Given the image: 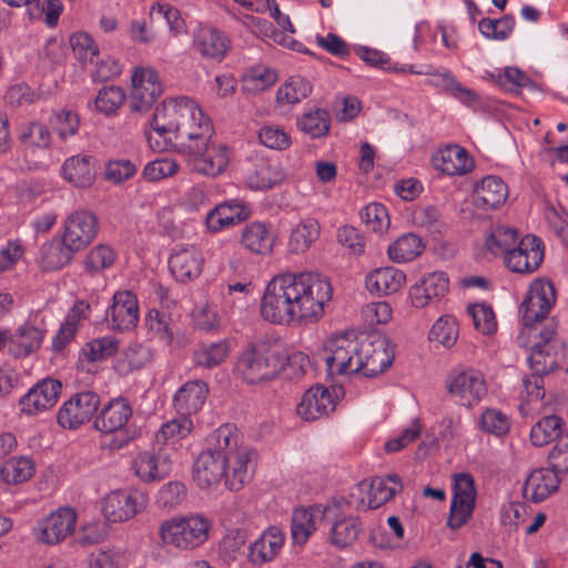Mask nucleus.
Segmentation results:
<instances>
[{
    "label": "nucleus",
    "instance_id": "nucleus-1",
    "mask_svg": "<svg viewBox=\"0 0 568 568\" xmlns=\"http://www.w3.org/2000/svg\"><path fill=\"white\" fill-rule=\"evenodd\" d=\"M149 145L158 152L179 146L190 169L207 178L221 175L230 164L226 144L214 141L211 119L187 97L164 100L150 122Z\"/></svg>",
    "mask_w": 568,
    "mask_h": 568
},
{
    "label": "nucleus",
    "instance_id": "nucleus-2",
    "mask_svg": "<svg viewBox=\"0 0 568 568\" xmlns=\"http://www.w3.org/2000/svg\"><path fill=\"white\" fill-rule=\"evenodd\" d=\"M329 281L314 272H285L266 285L261 301V316L273 324L314 322L332 300Z\"/></svg>",
    "mask_w": 568,
    "mask_h": 568
},
{
    "label": "nucleus",
    "instance_id": "nucleus-3",
    "mask_svg": "<svg viewBox=\"0 0 568 568\" xmlns=\"http://www.w3.org/2000/svg\"><path fill=\"white\" fill-rule=\"evenodd\" d=\"M209 445L193 466V479L200 488H214L224 480L230 490H240L251 480L255 452L240 444L235 425L220 426L211 434Z\"/></svg>",
    "mask_w": 568,
    "mask_h": 568
},
{
    "label": "nucleus",
    "instance_id": "nucleus-4",
    "mask_svg": "<svg viewBox=\"0 0 568 568\" xmlns=\"http://www.w3.org/2000/svg\"><path fill=\"white\" fill-rule=\"evenodd\" d=\"M283 364L284 357L277 346L258 341L242 348L234 373L247 384H257L274 378Z\"/></svg>",
    "mask_w": 568,
    "mask_h": 568
},
{
    "label": "nucleus",
    "instance_id": "nucleus-5",
    "mask_svg": "<svg viewBox=\"0 0 568 568\" xmlns=\"http://www.w3.org/2000/svg\"><path fill=\"white\" fill-rule=\"evenodd\" d=\"M554 335L552 328L540 331L539 341L530 349L528 363L532 374L523 381L528 402H537L545 397L544 375L554 372L559 365L561 352Z\"/></svg>",
    "mask_w": 568,
    "mask_h": 568
},
{
    "label": "nucleus",
    "instance_id": "nucleus-6",
    "mask_svg": "<svg viewBox=\"0 0 568 568\" xmlns=\"http://www.w3.org/2000/svg\"><path fill=\"white\" fill-rule=\"evenodd\" d=\"M212 528L211 520L202 514L176 516L163 521L159 528L161 540L180 549H193L204 544Z\"/></svg>",
    "mask_w": 568,
    "mask_h": 568
},
{
    "label": "nucleus",
    "instance_id": "nucleus-7",
    "mask_svg": "<svg viewBox=\"0 0 568 568\" xmlns=\"http://www.w3.org/2000/svg\"><path fill=\"white\" fill-rule=\"evenodd\" d=\"M477 489L475 478L469 473H457L453 476V496L449 507L447 526L459 529L471 518L476 507Z\"/></svg>",
    "mask_w": 568,
    "mask_h": 568
},
{
    "label": "nucleus",
    "instance_id": "nucleus-8",
    "mask_svg": "<svg viewBox=\"0 0 568 568\" xmlns=\"http://www.w3.org/2000/svg\"><path fill=\"white\" fill-rule=\"evenodd\" d=\"M326 371L328 375H357L359 341L347 335L332 337L326 344Z\"/></svg>",
    "mask_w": 568,
    "mask_h": 568
},
{
    "label": "nucleus",
    "instance_id": "nucleus-9",
    "mask_svg": "<svg viewBox=\"0 0 568 568\" xmlns=\"http://www.w3.org/2000/svg\"><path fill=\"white\" fill-rule=\"evenodd\" d=\"M99 406L100 396L95 392H77L62 403L57 422L64 429H78L92 419Z\"/></svg>",
    "mask_w": 568,
    "mask_h": 568
},
{
    "label": "nucleus",
    "instance_id": "nucleus-10",
    "mask_svg": "<svg viewBox=\"0 0 568 568\" xmlns=\"http://www.w3.org/2000/svg\"><path fill=\"white\" fill-rule=\"evenodd\" d=\"M556 302L555 286L547 280H535L523 301L519 313L526 327L544 320Z\"/></svg>",
    "mask_w": 568,
    "mask_h": 568
},
{
    "label": "nucleus",
    "instance_id": "nucleus-11",
    "mask_svg": "<svg viewBox=\"0 0 568 568\" xmlns=\"http://www.w3.org/2000/svg\"><path fill=\"white\" fill-rule=\"evenodd\" d=\"M44 334L45 323L42 313L30 314L14 332L10 331L9 355L14 358H24L36 353L42 345Z\"/></svg>",
    "mask_w": 568,
    "mask_h": 568
},
{
    "label": "nucleus",
    "instance_id": "nucleus-12",
    "mask_svg": "<svg viewBox=\"0 0 568 568\" xmlns=\"http://www.w3.org/2000/svg\"><path fill=\"white\" fill-rule=\"evenodd\" d=\"M447 390L460 405L471 407L486 395L487 386L480 371L467 368L455 372L449 376Z\"/></svg>",
    "mask_w": 568,
    "mask_h": 568
},
{
    "label": "nucleus",
    "instance_id": "nucleus-13",
    "mask_svg": "<svg viewBox=\"0 0 568 568\" xmlns=\"http://www.w3.org/2000/svg\"><path fill=\"white\" fill-rule=\"evenodd\" d=\"M544 260L541 240L532 234H527L515 244L506 254L504 262L506 267L519 274H530L538 270Z\"/></svg>",
    "mask_w": 568,
    "mask_h": 568
},
{
    "label": "nucleus",
    "instance_id": "nucleus-14",
    "mask_svg": "<svg viewBox=\"0 0 568 568\" xmlns=\"http://www.w3.org/2000/svg\"><path fill=\"white\" fill-rule=\"evenodd\" d=\"M146 504L148 497L140 490H115L104 498L102 510L109 521L122 523L142 511Z\"/></svg>",
    "mask_w": 568,
    "mask_h": 568
},
{
    "label": "nucleus",
    "instance_id": "nucleus-15",
    "mask_svg": "<svg viewBox=\"0 0 568 568\" xmlns=\"http://www.w3.org/2000/svg\"><path fill=\"white\" fill-rule=\"evenodd\" d=\"M358 356L361 367L357 375L374 377L392 365L395 353L386 338L363 339L359 341Z\"/></svg>",
    "mask_w": 568,
    "mask_h": 568
},
{
    "label": "nucleus",
    "instance_id": "nucleus-16",
    "mask_svg": "<svg viewBox=\"0 0 568 568\" xmlns=\"http://www.w3.org/2000/svg\"><path fill=\"white\" fill-rule=\"evenodd\" d=\"M77 514L72 508H60L43 519L33 528L38 541L55 545L70 536L75 528Z\"/></svg>",
    "mask_w": 568,
    "mask_h": 568
},
{
    "label": "nucleus",
    "instance_id": "nucleus-17",
    "mask_svg": "<svg viewBox=\"0 0 568 568\" xmlns=\"http://www.w3.org/2000/svg\"><path fill=\"white\" fill-rule=\"evenodd\" d=\"M173 449V447H162L139 453L132 460V469L144 483L162 480L172 470L171 452Z\"/></svg>",
    "mask_w": 568,
    "mask_h": 568
},
{
    "label": "nucleus",
    "instance_id": "nucleus-18",
    "mask_svg": "<svg viewBox=\"0 0 568 568\" xmlns=\"http://www.w3.org/2000/svg\"><path fill=\"white\" fill-rule=\"evenodd\" d=\"M98 219L89 210H77L64 221L63 241L77 252L85 248L97 236Z\"/></svg>",
    "mask_w": 568,
    "mask_h": 568
},
{
    "label": "nucleus",
    "instance_id": "nucleus-19",
    "mask_svg": "<svg viewBox=\"0 0 568 568\" xmlns=\"http://www.w3.org/2000/svg\"><path fill=\"white\" fill-rule=\"evenodd\" d=\"M162 84L158 73L150 68H136L132 75L131 108L145 111L162 94Z\"/></svg>",
    "mask_w": 568,
    "mask_h": 568
},
{
    "label": "nucleus",
    "instance_id": "nucleus-20",
    "mask_svg": "<svg viewBox=\"0 0 568 568\" xmlns=\"http://www.w3.org/2000/svg\"><path fill=\"white\" fill-rule=\"evenodd\" d=\"M62 383L54 378H44L37 383L20 399L21 413L37 415L53 407L61 394Z\"/></svg>",
    "mask_w": 568,
    "mask_h": 568
},
{
    "label": "nucleus",
    "instance_id": "nucleus-21",
    "mask_svg": "<svg viewBox=\"0 0 568 568\" xmlns=\"http://www.w3.org/2000/svg\"><path fill=\"white\" fill-rule=\"evenodd\" d=\"M335 393V389H329L322 385L312 386L304 393L297 405L296 412L298 416L307 422L328 416L336 406Z\"/></svg>",
    "mask_w": 568,
    "mask_h": 568
},
{
    "label": "nucleus",
    "instance_id": "nucleus-22",
    "mask_svg": "<svg viewBox=\"0 0 568 568\" xmlns=\"http://www.w3.org/2000/svg\"><path fill=\"white\" fill-rule=\"evenodd\" d=\"M203 263L202 252L194 245L175 246L169 258L170 271L180 282L196 278L202 272Z\"/></svg>",
    "mask_w": 568,
    "mask_h": 568
},
{
    "label": "nucleus",
    "instance_id": "nucleus-23",
    "mask_svg": "<svg viewBox=\"0 0 568 568\" xmlns=\"http://www.w3.org/2000/svg\"><path fill=\"white\" fill-rule=\"evenodd\" d=\"M106 320L113 329L128 331L135 327L139 322L136 296L130 291L116 292L112 305L106 311Z\"/></svg>",
    "mask_w": 568,
    "mask_h": 568
},
{
    "label": "nucleus",
    "instance_id": "nucleus-24",
    "mask_svg": "<svg viewBox=\"0 0 568 568\" xmlns=\"http://www.w3.org/2000/svg\"><path fill=\"white\" fill-rule=\"evenodd\" d=\"M433 164L437 171L449 176L467 174L475 166L468 151L457 144L439 149L433 155Z\"/></svg>",
    "mask_w": 568,
    "mask_h": 568
},
{
    "label": "nucleus",
    "instance_id": "nucleus-25",
    "mask_svg": "<svg viewBox=\"0 0 568 568\" xmlns=\"http://www.w3.org/2000/svg\"><path fill=\"white\" fill-rule=\"evenodd\" d=\"M559 473L551 466L532 470L523 486V496L526 500L538 504L547 499L559 487Z\"/></svg>",
    "mask_w": 568,
    "mask_h": 568
},
{
    "label": "nucleus",
    "instance_id": "nucleus-26",
    "mask_svg": "<svg viewBox=\"0 0 568 568\" xmlns=\"http://www.w3.org/2000/svg\"><path fill=\"white\" fill-rule=\"evenodd\" d=\"M132 415V406L125 398H113L106 403L97 415L94 428L103 434H112L122 430Z\"/></svg>",
    "mask_w": 568,
    "mask_h": 568
},
{
    "label": "nucleus",
    "instance_id": "nucleus-27",
    "mask_svg": "<svg viewBox=\"0 0 568 568\" xmlns=\"http://www.w3.org/2000/svg\"><path fill=\"white\" fill-rule=\"evenodd\" d=\"M368 488L367 503L362 498L357 503L358 509H376L388 503L394 496L402 490V479L397 475H388L387 477H374L369 484L362 481L359 489Z\"/></svg>",
    "mask_w": 568,
    "mask_h": 568
},
{
    "label": "nucleus",
    "instance_id": "nucleus-28",
    "mask_svg": "<svg viewBox=\"0 0 568 568\" xmlns=\"http://www.w3.org/2000/svg\"><path fill=\"white\" fill-rule=\"evenodd\" d=\"M285 542L284 531L272 526L265 529L248 547V560L253 565H263L273 561L283 549Z\"/></svg>",
    "mask_w": 568,
    "mask_h": 568
},
{
    "label": "nucleus",
    "instance_id": "nucleus-29",
    "mask_svg": "<svg viewBox=\"0 0 568 568\" xmlns=\"http://www.w3.org/2000/svg\"><path fill=\"white\" fill-rule=\"evenodd\" d=\"M251 214L250 207L240 201H225L212 209L205 217L207 230L220 232L245 221Z\"/></svg>",
    "mask_w": 568,
    "mask_h": 568
},
{
    "label": "nucleus",
    "instance_id": "nucleus-30",
    "mask_svg": "<svg viewBox=\"0 0 568 568\" xmlns=\"http://www.w3.org/2000/svg\"><path fill=\"white\" fill-rule=\"evenodd\" d=\"M63 179L75 187H90L97 176V161L89 154L68 158L62 168Z\"/></svg>",
    "mask_w": 568,
    "mask_h": 568
},
{
    "label": "nucleus",
    "instance_id": "nucleus-31",
    "mask_svg": "<svg viewBox=\"0 0 568 568\" xmlns=\"http://www.w3.org/2000/svg\"><path fill=\"white\" fill-rule=\"evenodd\" d=\"M474 204L483 211L495 210L508 197V187L498 176H485L474 189Z\"/></svg>",
    "mask_w": 568,
    "mask_h": 568
},
{
    "label": "nucleus",
    "instance_id": "nucleus-32",
    "mask_svg": "<svg viewBox=\"0 0 568 568\" xmlns=\"http://www.w3.org/2000/svg\"><path fill=\"white\" fill-rule=\"evenodd\" d=\"M193 44L202 57L219 61L226 55L230 49L227 37L221 30L210 26H201L196 29Z\"/></svg>",
    "mask_w": 568,
    "mask_h": 568
},
{
    "label": "nucleus",
    "instance_id": "nucleus-33",
    "mask_svg": "<svg viewBox=\"0 0 568 568\" xmlns=\"http://www.w3.org/2000/svg\"><path fill=\"white\" fill-rule=\"evenodd\" d=\"M449 281L444 272H433L420 283L410 287L409 296L415 307H425L432 300L443 297L448 292Z\"/></svg>",
    "mask_w": 568,
    "mask_h": 568
},
{
    "label": "nucleus",
    "instance_id": "nucleus-34",
    "mask_svg": "<svg viewBox=\"0 0 568 568\" xmlns=\"http://www.w3.org/2000/svg\"><path fill=\"white\" fill-rule=\"evenodd\" d=\"M207 392V386L202 381L185 383L173 398V406L176 413L185 417L197 413L205 402Z\"/></svg>",
    "mask_w": 568,
    "mask_h": 568
},
{
    "label": "nucleus",
    "instance_id": "nucleus-35",
    "mask_svg": "<svg viewBox=\"0 0 568 568\" xmlns=\"http://www.w3.org/2000/svg\"><path fill=\"white\" fill-rule=\"evenodd\" d=\"M324 511L318 506L296 508L292 514L291 535L295 545H304L323 519Z\"/></svg>",
    "mask_w": 568,
    "mask_h": 568
},
{
    "label": "nucleus",
    "instance_id": "nucleus-36",
    "mask_svg": "<svg viewBox=\"0 0 568 568\" xmlns=\"http://www.w3.org/2000/svg\"><path fill=\"white\" fill-rule=\"evenodd\" d=\"M406 282L403 271L386 266L372 271L365 280L366 287L371 293L388 295L398 292Z\"/></svg>",
    "mask_w": 568,
    "mask_h": 568
},
{
    "label": "nucleus",
    "instance_id": "nucleus-37",
    "mask_svg": "<svg viewBox=\"0 0 568 568\" xmlns=\"http://www.w3.org/2000/svg\"><path fill=\"white\" fill-rule=\"evenodd\" d=\"M75 252L63 239L50 241L41 247L40 266L44 271L61 270L72 261Z\"/></svg>",
    "mask_w": 568,
    "mask_h": 568
},
{
    "label": "nucleus",
    "instance_id": "nucleus-38",
    "mask_svg": "<svg viewBox=\"0 0 568 568\" xmlns=\"http://www.w3.org/2000/svg\"><path fill=\"white\" fill-rule=\"evenodd\" d=\"M283 171L266 160L261 159L246 175V185L251 190H267L284 180Z\"/></svg>",
    "mask_w": 568,
    "mask_h": 568
},
{
    "label": "nucleus",
    "instance_id": "nucleus-39",
    "mask_svg": "<svg viewBox=\"0 0 568 568\" xmlns=\"http://www.w3.org/2000/svg\"><path fill=\"white\" fill-rule=\"evenodd\" d=\"M321 233L320 223L314 219L302 220L291 231L288 237V251L293 254H301L310 250Z\"/></svg>",
    "mask_w": 568,
    "mask_h": 568
},
{
    "label": "nucleus",
    "instance_id": "nucleus-40",
    "mask_svg": "<svg viewBox=\"0 0 568 568\" xmlns=\"http://www.w3.org/2000/svg\"><path fill=\"white\" fill-rule=\"evenodd\" d=\"M34 471L36 466L31 458L14 456L0 467V480L8 485H19L31 479Z\"/></svg>",
    "mask_w": 568,
    "mask_h": 568
},
{
    "label": "nucleus",
    "instance_id": "nucleus-41",
    "mask_svg": "<svg viewBox=\"0 0 568 568\" xmlns=\"http://www.w3.org/2000/svg\"><path fill=\"white\" fill-rule=\"evenodd\" d=\"M425 248L423 240L414 234L406 233L388 245L387 254L395 263H405L415 260Z\"/></svg>",
    "mask_w": 568,
    "mask_h": 568
},
{
    "label": "nucleus",
    "instance_id": "nucleus-42",
    "mask_svg": "<svg viewBox=\"0 0 568 568\" xmlns=\"http://www.w3.org/2000/svg\"><path fill=\"white\" fill-rule=\"evenodd\" d=\"M241 242L248 251L265 255L272 252L274 241L264 223L254 222L245 226Z\"/></svg>",
    "mask_w": 568,
    "mask_h": 568
},
{
    "label": "nucleus",
    "instance_id": "nucleus-43",
    "mask_svg": "<svg viewBox=\"0 0 568 568\" xmlns=\"http://www.w3.org/2000/svg\"><path fill=\"white\" fill-rule=\"evenodd\" d=\"M427 83L443 89L464 104H471L478 100V94L458 82L455 75L447 69L436 72L435 77Z\"/></svg>",
    "mask_w": 568,
    "mask_h": 568
},
{
    "label": "nucleus",
    "instance_id": "nucleus-44",
    "mask_svg": "<svg viewBox=\"0 0 568 568\" xmlns=\"http://www.w3.org/2000/svg\"><path fill=\"white\" fill-rule=\"evenodd\" d=\"M362 530V524L357 517H344L337 519L329 534V541L337 548L352 546Z\"/></svg>",
    "mask_w": 568,
    "mask_h": 568
},
{
    "label": "nucleus",
    "instance_id": "nucleus-45",
    "mask_svg": "<svg viewBox=\"0 0 568 568\" xmlns=\"http://www.w3.org/2000/svg\"><path fill=\"white\" fill-rule=\"evenodd\" d=\"M230 353L227 341L203 343L194 352L196 365L204 368H213L221 365Z\"/></svg>",
    "mask_w": 568,
    "mask_h": 568
},
{
    "label": "nucleus",
    "instance_id": "nucleus-46",
    "mask_svg": "<svg viewBox=\"0 0 568 568\" xmlns=\"http://www.w3.org/2000/svg\"><path fill=\"white\" fill-rule=\"evenodd\" d=\"M329 113L320 108L304 112L297 120L298 129L312 139L325 136L329 131Z\"/></svg>",
    "mask_w": 568,
    "mask_h": 568
},
{
    "label": "nucleus",
    "instance_id": "nucleus-47",
    "mask_svg": "<svg viewBox=\"0 0 568 568\" xmlns=\"http://www.w3.org/2000/svg\"><path fill=\"white\" fill-rule=\"evenodd\" d=\"M517 231L513 227L498 225L495 226L486 237V248L494 255L504 257L519 241Z\"/></svg>",
    "mask_w": 568,
    "mask_h": 568
},
{
    "label": "nucleus",
    "instance_id": "nucleus-48",
    "mask_svg": "<svg viewBox=\"0 0 568 568\" xmlns=\"http://www.w3.org/2000/svg\"><path fill=\"white\" fill-rule=\"evenodd\" d=\"M562 420L556 415H547L539 419L530 430V439L535 446H545L555 439H559Z\"/></svg>",
    "mask_w": 568,
    "mask_h": 568
},
{
    "label": "nucleus",
    "instance_id": "nucleus-49",
    "mask_svg": "<svg viewBox=\"0 0 568 568\" xmlns=\"http://www.w3.org/2000/svg\"><path fill=\"white\" fill-rule=\"evenodd\" d=\"M149 333L165 346H170L174 338V324L169 314L152 310L145 318Z\"/></svg>",
    "mask_w": 568,
    "mask_h": 568
},
{
    "label": "nucleus",
    "instance_id": "nucleus-50",
    "mask_svg": "<svg viewBox=\"0 0 568 568\" xmlns=\"http://www.w3.org/2000/svg\"><path fill=\"white\" fill-rule=\"evenodd\" d=\"M119 349V341L113 336L97 337L82 346L81 356L88 362H102L113 356Z\"/></svg>",
    "mask_w": 568,
    "mask_h": 568
},
{
    "label": "nucleus",
    "instance_id": "nucleus-51",
    "mask_svg": "<svg viewBox=\"0 0 568 568\" xmlns=\"http://www.w3.org/2000/svg\"><path fill=\"white\" fill-rule=\"evenodd\" d=\"M152 358L150 347L142 344H132L126 347L118 359L116 369L121 374H129L132 371L141 369Z\"/></svg>",
    "mask_w": 568,
    "mask_h": 568
},
{
    "label": "nucleus",
    "instance_id": "nucleus-52",
    "mask_svg": "<svg viewBox=\"0 0 568 568\" xmlns=\"http://www.w3.org/2000/svg\"><path fill=\"white\" fill-rule=\"evenodd\" d=\"M192 427L193 423L190 417L179 415L162 425L155 435L156 444H163L165 447H169L170 440L173 445L175 440L186 437L191 433Z\"/></svg>",
    "mask_w": 568,
    "mask_h": 568
},
{
    "label": "nucleus",
    "instance_id": "nucleus-53",
    "mask_svg": "<svg viewBox=\"0 0 568 568\" xmlns=\"http://www.w3.org/2000/svg\"><path fill=\"white\" fill-rule=\"evenodd\" d=\"M312 92V84L301 75L291 77L276 93V99L281 103H298L307 98Z\"/></svg>",
    "mask_w": 568,
    "mask_h": 568
},
{
    "label": "nucleus",
    "instance_id": "nucleus-54",
    "mask_svg": "<svg viewBox=\"0 0 568 568\" xmlns=\"http://www.w3.org/2000/svg\"><path fill=\"white\" fill-rule=\"evenodd\" d=\"M515 27V19L510 14H506L500 19L484 18L478 23L480 33L493 40H505L513 32Z\"/></svg>",
    "mask_w": 568,
    "mask_h": 568
},
{
    "label": "nucleus",
    "instance_id": "nucleus-55",
    "mask_svg": "<svg viewBox=\"0 0 568 568\" xmlns=\"http://www.w3.org/2000/svg\"><path fill=\"white\" fill-rule=\"evenodd\" d=\"M458 338V325L455 317L444 315L439 317L429 332V339L438 342L445 347L455 345Z\"/></svg>",
    "mask_w": 568,
    "mask_h": 568
},
{
    "label": "nucleus",
    "instance_id": "nucleus-56",
    "mask_svg": "<svg viewBox=\"0 0 568 568\" xmlns=\"http://www.w3.org/2000/svg\"><path fill=\"white\" fill-rule=\"evenodd\" d=\"M63 6L60 0H37L28 10L32 20H43L49 28H54L62 13Z\"/></svg>",
    "mask_w": 568,
    "mask_h": 568
},
{
    "label": "nucleus",
    "instance_id": "nucleus-57",
    "mask_svg": "<svg viewBox=\"0 0 568 568\" xmlns=\"http://www.w3.org/2000/svg\"><path fill=\"white\" fill-rule=\"evenodd\" d=\"M468 314L473 318L475 328L484 335H491L497 331V321L493 307L487 303H475L468 306Z\"/></svg>",
    "mask_w": 568,
    "mask_h": 568
},
{
    "label": "nucleus",
    "instance_id": "nucleus-58",
    "mask_svg": "<svg viewBox=\"0 0 568 568\" xmlns=\"http://www.w3.org/2000/svg\"><path fill=\"white\" fill-rule=\"evenodd\" d=\"M361 219L368 230L376 234L384 233L389 227V216L381 203H369L361 211Z\"/></svg>",
    "mask_w": 568,
    "mask_h": 568
},
{
    "label": "nucleus",
    "instance_id": "nucleus-59",
    "mask_svg": "<svg viewBox=\"0 0 568 568\" xmlns=\"http://www.w3.org/2000/svg\"><path fill=\"white\" fill-rule=\"evenodd\" d=\"M479 426L488 434L503 436L510 429V419L499 409L487 408L480 415Z\"/></svg>",
    "mask_w": 568,
    "mask_h": 568
},
{
    "label": "nucleus",
    "instance_id": "nucleus-60",
    "mask_svg": "<svg viewBox=\"0 0 568 568\" xmlns=\"http://www.w3.org/2000/svg\"><path fill=\"white\" fill-rule=\"evenodd\" d=\"M125 93L120 87H104L102 88L95 100L94 105L97 111L104 114H113L123 104Z\"/></svg>",
    "mask_w": 568,
    "mask_h": 568
},
{
    "label": "nucleus",
    "instance_id": "nucleus-61",
    "mask_svg": "<svg viewBox=\"0 0 568 568\" xmlns=\"http://www.w3.org/2000/svg\"><path fill=\"white\" fill-rule=\"evenodd\" d=\"M20 140L26 148L47 149L51 143V134L44 124L32 122L21 128Z\"/></svg>",
    "mask_w": 568,
    "mask_h": 568
},
{
    "label": "nucleus",
    "instance_id": "nucleus-62",
    "mask_svg": "<svg viewBox=\"0 0 568 568\" xmlns=\"http://www.w3.org/2000/svg\"><path fill=\"white\" fill-rule=\"evenodd\" d=\"M70 45L77 59L82 62H93L99 54V47L87 32H75L70 37Z\"/></svg>",
    "mask_w": 568,
    "mask_h": 568
},
{
    "label": "nucleus",
    "instance_id": "nucleus-63",
    "mask_svg": "<svg viewBox=\"0 0 568 568\" xmlns=\"http://www.w3.org/2000/svg\"><path fill=\"white\" fill-rule=\"evenodd\" d=\"M114 258V253L110 246L97 245L87 255L84 267L88 272L97 273L110 267Z\"/></svg>",
    "mask_w": 568,
    "mask_h": 568
},
{
    "label": "nucleus",
    "instance_id": "nucleus-64",
    "mask_svg": "<svg viewBox=\"0 0 568 568\" xmlns=\"http://www.w3.org/2000/svg\"><path fill=\"white\" fill-rule=\"evenodd\" d=\"M260 142L272 150H285L291 144L290 135L284 131L283 128L277 125H265L258 131Z\"/></svg>",
    "mask_w": 568,
    "mask_h": 568
}]
</instances>
